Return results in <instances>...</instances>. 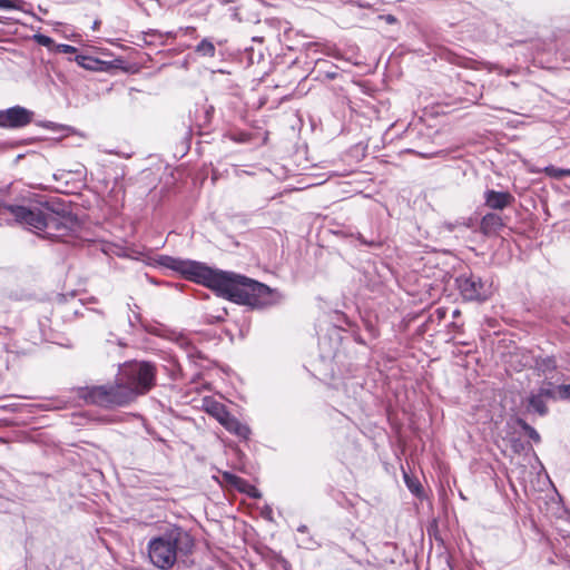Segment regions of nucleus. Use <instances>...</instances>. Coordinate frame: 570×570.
Masks as SVG:
<instances>
[{
  "mask_svg": "<svg viewBox=\"0 0 570 570\" xmlns=\"http://www.w3.org/2000/svg\"><path fill=\"white\" fill-rule=\"evenodd\" d=\"M157 265L183 274L188 279L214 289L218 296L237 304L263 308L279 302L281 295L263 283L234 273L214 271L194 261H184L167 255L156 259Z\"/></svg>",
  "mask_w": 570,
  "mask_h": 570,
  "instance_id": "nucleus-1",
  "label": "nucleus"
},
{
  "mask_svg": "<svg viewBox=\"0 0 570 570\" xmlns=\"http://www.w3.org/2000/svg\"><path fill=\"white\" fill-rule=\"evenodd\" d=\"M13 219L35 232H43L50 239H60L73 230L77 220L69 214H59L48 207L18 206L13 208Z\"/></svg>",
  "mask_w": 570,
  "mask_h": 570,
  "instance_id": "nucleus-2",
  "label": "nucleus"
},
{
  "mask_svg": "<svg viewBox=\"0 0 570 570\" xmlns=\"http://www.w3.org/2000/svg\"><path fill=\"white\" fill-rule=\"evenodd\" d=\"M193 547L188 533L180 528H173L154 537L147 544L150 562L159 570H170L180 553L186 554Z\"/></svg>",
  "mask_w": 570,
  "mask_h": 570,
  "instance_id": "nucleus-3",
  "label": "nucleus"
},
{
  "mask_svg": "<svg viewBox=\"0 0 570 570\" xmlns=\"http://www.w3.org/2000/svg\"><path fill=\"white\" fill-rule=\"evenodd\" d=\"M126 389L134 393V400L138 395L146 394L154 385L156 368L148 362H134L125 364L118 374Z\"/></svg>",
  "mask_w": 570,
  "mask_h": 570,
  "instance_id": "nucleus-4",
  "label": "nucleus"
},
{
  "mask_svg": "<svg viewBox=\"0 0 570 570\" xmlns=\"http://www.w3.org/2000/svg\"><path fill=\"white\" fill-rule=\"evenodd\" d=\"M86 400L95 405L111 409L125 406L134 401V393L126 389L117 376L114 384L92 386L85 394Z\"/></svg>",
  "mask_w": 570,
  "mask_h": 570,
  "instance_id": "nucleus-5",
  "label": "nucleus"
},
{
  "mask_svg": "<svg viewBox=\"0 0 570 570\" xmlns=\"http://www.w3.org/2000/svg\"><path fill=\"white\" fill-rule=\"evenodd\" d=\"M456 284L465 301H485L492 294V285L473 274H462L456 278Z\"/></svg>",
  "mask_w": 570,
  "mask_h": 570,
  "instance_id": "nucleus-6",
  "label": "nucleus"
},
{
  "mask_svg": "<svg viewBox=\"0 0 570 570\" xmlns=\"http://www.w3.org/2000/svg\"><path fill=\"white\" fill-rule=\"evenodd\" d=\"M33 112L24 107L14 106L0 111V127L20 128L29 125Z\"/></svg>",
  "mask_w": 570,
  "mask_h": 570,
  "instance_id": "nucleus-7",
  "label": "nucleus"
},
{
  "mask_svg": "<svg viewBox=\"0 0 570 570\" xmlns=\"http://www.w3.org/2000/svg\"><path fill=\"white\" fill-rule=\"evenodd\" d=\"M556 399L554 391L550 387H540L538 392L531 393L528 397L527 410L528 412L537 413L541 416L548 413L546 400Z\"/></svg>",
  "mask_w": 570,
  "mask_h": 570,
  "instance_id": "nucleus-8",
  "label": "nucleus"
},
{
  "mask_svg": "<svg viewBox=\"0 0 570 570\" xmlns=\"http://www.w3.org/2000/svg\"><path fill=\"white\" fill-rule=\"evenodd\" d=\"M514 196L509 191H497L488 189L484 193V204L494 210H502L514 203Z\"/></svg>",
  "mask_w": 570,
  "mask_h": 570,
  "instance_id": "nucleus-9",
  "label": "nucleus"
},
{
  "mask_svg": "<svg viewBox=\"0 0 570 570\" xmlns=\"http://www.w3.org/2000/svg\"><path fill=\"white\" fill-rule=\"evenodd\" d=\"M228 432L234 433L235 435L242 439H248L250 430L247 425L243 424L238 421L234 415L229 414L225 420L220 423Z\"/></svg>",
  "mask_w": 570,
  "mask_h": 570,
  "instance_id": "nucleus-10",
  "label": "nucleus"
},
{
  "mask_svg": "<svg viewBox=\"0 0 570 570\" xmlns=\"http://www.w3.org/2000/svg\"><path fill=\"white\" fill-rule=\"evenodd\" d=\"M503 227L502 218L494 213L484 215L481 219L480 228L483 234H494Z\"/></svg>",
  "mask_w": 570,
  "mask_h": 570,
  "instance_id": "nucleus-11",
  "label": "nucleus"
},
{
  "mask_svg": "<svg viewBox=\"0 0 570 570\" xmlns=\"http://www.w3.org/2000/svg\"><path fill=\"white\" fill-rule=\"evenodd\" d=\"M195 52L203 57L213 58L215 57L216 48L209 39L205 38L196 46Z\"/></svg>",
  "mask_w": 570,
  "mask_h": 570,
  "instance_id": "nucleus-12",
  "label": "nucleus"
},
{
  "mask_svg": "<svg viewBox=\"0 0 570 570\" xmlns=\"http://www.w3.org/2000/svg\"><path fill=\"white\" fill-rule=\"evenodd\" d=\"M219 423H222L225 417H227L230 413L225 409L223 404L214 403L208 411Z\"/></svg>",
  "mask_w": 570,
  "mask_h": 570,
  "instance_id": "nucleus-13",
  "label": "nucleus"
},
{
  "mask_svg": "<svg viewBox=\"0 0 570 570\" xmlns=\"http://www.w3.org/2000/svg\"><path fill=\"white\" fill-rule=\"evenodd\" d=\"M549 177L560 179L564 176H570V169H561L554 166H548L543 170Z\"/></svg>",
  "mask_w": 570,
  "mask_h": 570,
  "instance_id": "nucleus-14",
  "label": "nucleus"
},
{
  "mask_svg": "<svg viewBox=\"0 0 570 570\" xmlns=\"http://www.w3.org/2000/svg\"><path fill=\"white\" fill-rule=\"evenodd\" d=\"M518 424L522 428V430L527 433V435L531 440H533L537 443L540 442L541 439H540L539 433L531 425H529L524 420L519 419Z\"/></svg>",
  "mask_w": 570,
  "mask_h": 570,
  "instance_id": "nucleus-15",
  "label": "nucleus"
},
{
  "mask_svg": "<svg viewBox=\"0 0 570 570\" xmlns=\"http://www.w3.org/2000/svg\"><path fill=\"white\" fill-rule=\"evenodd\" d=\"M75 60L79 66L88 70H94L97 63L96 59L83 55H78Z\"/></svg>",
  "mask_w": 570,
  "mask_h": 570,
  "instance_id": "nucleus-16",
  "label": "nucleus"
},
{
  "mask_svg": "<svg viewBox=\"0 0 570 570\" xmlns=\"http://www.w3.org/2000/svg\"><path fill=\"white\" fill-rule=\"evenodd\" d=\"M22 0H0V10H21Z\"/></svg>",
  "mask_w": 570,
  "mask_h": 570,
  "instance_id": "nucleus-17",
  "label": "nucleus"
},
{
  "mask_svg": "<svg viewBox=\"0 0 570 570\" xmlns=\"http://www.w3.org/2000/svg\"><path fill=\"white\" fill-rule=\"evenodd\" d=\"M33 39L38 45L43 47L50 48L51 46H55L53 40L50 37L42 33L35 35Z\"/></svg>",
  "mask_w": 570,
  "mask_h": 570,
  "instance_id": "nucleus-18",
  "label": "nucleus"
},
{
  "mask_svg": "<svg viewBox=\"0 0 570 570\" xmlns=\"http://www.w3.org/2000/svg\"><path fill=\"white\" fill-rule=\"evenodd\" d=\"M223 478L226 482H228L232 485L237 487L238 489H240V484L244 483V481L240 478H238L237 475L229 473V472H224Z\"/></svg>",
  "mask_w": 570,
  "mask_h": 570,
  "instance_id": "nucleus-19",
  "label": "nucleus"
},
{
  "mask_svg": "<svg viewBox=\"0 0 570 570\" xmlns=\"http://www.w3.org/2000/svg\"><path fill=\"white\" fill-rule=\"evenodd\" d=\"M18 205H7L0 202V219H6L7 215L13 217V208H17Z\"/></svg>",
  "mask_w": 570,
  "mask_h": 570,
  "instance_id": "nucleus-20",
  "label": "nucleus"
},
{
  "mask_svg": "<svg viewBox=\"0 0 570 570\" xmlns=\"http://www.w3.org/2000/svg\"><path fill=\"white\" fill-rule=\"evenodd\" d=\"M556 397L566 400L570 399V384H562L559 385L557 389V392H554Z\"/></svg>",
  "mask_w": 570,
  "mask_h": 570,
  "instance_id": "nucleus-21",
  "label": "nucleus"
},
{
  "mask_svg": "<svg viewBox=\"0 0 570 570\" xmlns=\"http://www.w3.org/2000/svg\"><path fill=\"white\" fill-rule=\"evenodd\" d=\"M55 50L61 53H75L77 51L73 46L65 43L55 45Z\"/></svg>",
  "mask_w": 570,
  "mask_h": 570,
  "instance_id": "nucleus-22",
  "label": "nucleus"
},
{
  "mask_svg": "<svg viewBox=\"0 0 570 570\" xmlns=\"http://www.w3.org/2000/svg\"><path fill=\"white\" fill-rule=\"evenodd\" d=\"M444 228L449 232H453L458 226L470 227V224L465 220H456L455 223H444Z\"/></svg>",
  "mask_w": 570,
  "mask_h": 570,
  "instance_id": "nucleus-23",
  "label": "nucleus"
},
{
  "mask_svg": "<svg viewBox=\"0 0 570 570\" xmlns=\"http://www.w3.org/2000/svg\"><path fill=\"white\" fill-rule=\"evenodd\" d=\"M405 481H406V484L409 487V489L413 492V493H417L419 491V487L415 485L414 483L410 482L409 479H407V475H405Z\"/></svg>",
  "mask_w": 570,
  "mask_h": 570,
  "instance_id": "nucleus-24",
  "label": "nucleus"
},
{
  "mask_svg": "<svg viewBox=\"0 0 570 570\" xmlns=\"http://www.w3.org/2000/svg\"><path fill=\"white\" fill-rule=\"evenodd\" d=\"M385 20H386V22H387V23H394V22H396V18H395L394 16H391V14H387V16L385 17Z\"/></svg>",
  "mask_w": 570,
  "mask_h": 570,
  "instance_id": "nucleus-25",
  "label": "nucleus"
},
{
  "mask_svg": "<svg viewBox=\"0 0 570 570\" xmlns=\"http://www.w3.org/2000/svg\"><path fill=\"white\" fill-rule=\"evenodd\" d=\"M547 366H548L549 368H554V367H556V363H554V361H553V360H548Z\"/></svg>",
  "mask_w": 570,
  "mask_h": 570,
  "instance_id": "nucleus-26",
  "label": "nucleus"
},
{
  "mask_svg": "<svg viewBox=\"0 0 570 570\" xmlns=\"http://www.w3.org/2000/svg\"><path fill=\"white\" fill-rule=\"evenodd\" d=\"M185 30H186V33H190V32L195 31V28L194 27H187Z\"/></svg>",
  "mask_w": 570,
  "mask_h": 570,
  "instance_id": "nucleus-27",
  "label": "nucleus"
},
{
  "mask_svg": "<svg viewBox=\"0 0 570 570\" xmlns=\"http://www.w3.org/2000/svg\"><path fill=\"white\" fill-rule=\"evenodd\" d=\"M297 530L299 532H305L306 531V525H301Z\"/></svg>",
  "mask_w": 570,
  "mask_h": 570,
  "instance_id": "nucleus-28",
  "label": "nucleus"
},
{
  "mask_svg": "<svg viewBox=\"0 0 570 570\" xmlns=\"http://www.w3.org/2000/svg\"><path fill=\"white\" fill-rule=\"evenodd\" d=\"M99 24H100L99 21H95L92 28L96 30V29H98Z\"/></svg>",
  "mask_w": 570,
  "mask_h": 570,
  "instance_id": "nucleus-29",
  "label": "nucleus"
}]
</instances>
